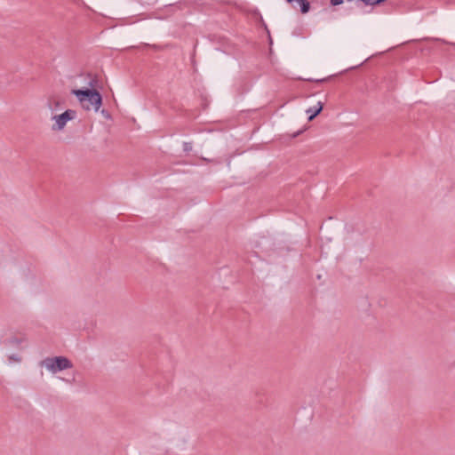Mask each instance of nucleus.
<instances>
[{
    "label": "nucleus",
    "instance_id": "6",
    "mask_svg": "<svg viewBox=\"0 0 455 455\" xmlns=\"http://www.w3.org/2000/svg\"><path fill=\"white\" fill-rule=\"evenodd\" d=\"M192 143L191 142H184L183 143V150L187 153L192 150Z\"/></svg>",
    "mask_w": 455,
    "mask_h": 455
},
{
    "label": "nucleus",
    "instance_id": "4",
    "mask_svg": "<svg viewBox=\"0 0 455 455\" xmlns=\"http://www.w3.org/2000/svg\"><path fill=\"white\" fill-rule=\"evenodd\" d=\"M323 108V103L322 101H318L317 104L314 107L307 109V114L308 115V121H312L316 116H318Z\"/></svg>",
    "mask_w": 455,
    "mask_h": 455
},
{
    "label": "nucleus",
    "instance_id": "13",
    "mask_svg": "<svg viewBox=\"0 0 455 455\" xmlns=\"http://www.w3.org/2000/svg\"><path fill=\"white\" fill-rule=\"evenodd\" d=\"M266 31H267V36H268V38H269L270 44H272V38H271V36H270V33H269V32H270V30H269V29H267Z\"/></svg>",
    "mask_w": 455,
    "mask_h": 455
},
{
    "label": "nucleus",
    "instance_id": "8",
    "mask_svg": "<svg viewBox=\"0 0 455 455\" xmlns=\"http://www.w3.org/2000/svg\"><path fill=\"white\" fill-rule=\"evenodd\" d=\"M342 0H331V3L332 5H338V4H342Z\"/></svg>",
    "mask_w": 455,
    "mask_h": 455
},
{
    "label": "nucleus",
    "instance_id": "3",
    "mask_svg": "<svg viewBox=\"0 0 455 455\" xmlns=\"http://www.w3.org/2000/svg\"><path fill=\"white\" fill-rule=\"evenodd\" d=\"M75 117L76 111L72 109H67L62 114L52 116V119L55 120V124L52 125V130H62L65 127L67 122L74 119Z\"/></svg>",
    "mask_w": 455,
    "mask_h": 455
},
{
    "label": "nucleus",
    "instance_id": "14",
    "mask_svg": "<svg viewBox=\"0 0 455 455\" xmlns=\"http://www.w3.org/2000/svg\"><path fill=\"white\" fill-rule=\"evenodd\" d=\"M94 82H95L94 80L90 82V85H91L92 87H93V85H94V84H93V83H94Z\"/></svg>",
    "mask_w": 455,
    "mask_h": 455
},
{
    "label": "nucleus",
    "instance_id": "1",
    "mask_svg": "<svg viewBox=\"0 0 455 455\" xmlns=\"http://www.w3.org/2000/svg\"><path fill=\"white\" fill-rule=\"evenodd\" d=\"M71 93L77 98L82 107L86 110L93 108L97 112L102 105V96L96 89H73Z\"/></svg>",
    "mask_w": 455,
    "mask_h": 455
},
{
    "label": "nucleus",
    "instance_id": "11",
    "mask_svg": "<svg viewBox=\"0 0 455 455\" xmlns=\"http://www.w3.org/2000/svg\"><path fill=\"white\" fill-rule=\"evenodd\" d=\"M302 132H303V131H302V130H300V131H298V132H294V133L292 134V138H296V137H298V136H299V134H301Z\"/></svg>",
    "mask_w": 455,
    "mask_h": 455
},
{
    "label": "nucleus",
    "instance_id": "12",
    "mask_svg": "<svg viewBox=\"0 0 455 455\" xmlns=\"http://www.w3.org/2000/svg\"><path fill=\"white\" fill-rule=\"evenodd\" d=\"M11 342H12V343H13V344H19V343H20V341H19V339H12L11 340Z\"/></svg>",
    "mask_w": 455,
    "mask_h": 455
},
{
    "label": "nucleus",
    "instance_id": "7",
    "mask_svg": "<svg viewBox=\"0 0 455 455\" xmlns=\"http://www.w3.org/2000/svg\"><path fill=\"white\" fill-rule=\"evenodd\" d=\"M9 359L10 360H12V361H15V362H19L20 359L19 356H17L16 355H12L9 356Z\"/></svg>",
    "mask_w": 455,
    "mask_h": 455
},
{
    "label": "nucleus",
    "instance_id": "2",
    "mask_svg": "<svg viewBox=\"0 0 455 455\" xmlns=\"http://www.w3.org/2000/svg\"><path fill=\"white\" fill-rule=\"evenodd\" d=\"M52 373H57L73 367L72 362L65 356L46 357L39 363Z\"/></svg>",
    "mask_w": 455,
    "mask_h": 455
},
{
    "label": "nucleus",
    "instance_id": "10",
    "mask_svg": "<svg viewBox=\"0 0 455 455\" xmlns=\"http://www.w3.org/2000/svg\"><path fill=\"white\" fill-rule=\"evenodd\" d=\"M101 114H102L104 116H106V117H109V116H109V113H108L107 110H105V109H102V110H101Z\"/></svg>",
    "mask_w": 455,
    "mask_h": 455
},
{
    "label": "nucleus",
    "instance_id": "9",
    "mask_svg": "<svg viewBox=\"0 0 455 455\" xmlns=\"http://www.w3.org/2000/svg\"><path fill=\"white\" fill-rule=\"evenodd\" d=\"M306 80H307V81H315V82H316V83H323V82L326 81V80H327V78L316 79V80H313V79L308 78V79H306Z\"/></svg>",
    "mask_w": 455,
    "mask_h": 455
},
{
    "label": "nucleus",
    "instance_id": "5",
    "mask_svg": "<svg viewBox=\"0 0 455 455\" xmlns=\"http://www.w3.org/2000/svg\"><path fill=\"white\" fill-rule=\"evenodd\" d=\"M293 8L299 7L302 13H307L309 10V3L306 0H286Z\"/></svg>",
    "mask_w": 455,
    "mask_h": 455
}]
</instances>
